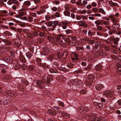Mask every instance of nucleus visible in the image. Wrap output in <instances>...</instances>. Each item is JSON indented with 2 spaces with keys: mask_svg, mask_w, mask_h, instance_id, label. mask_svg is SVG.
<instances>
[{
  "mask_svg": "<svg viewBox=\"0 0 121 121\" xmlns=\"http://www.w3.org/2000/svg\"><path fill=\"white\" fill-rule=\"evenodd\" d=\"M95 78V77L92 75H89L87 79V81L86 83V85L88 86H90L94 85L93 80Z\"/></svg>",
  "mask_w": 121,
  "mask_h": 121,
  "instance_id": "nucleus-1",
  "label": "nucleus"
},
{
  "mask_svg": "<svg viewBox=\"0 0 121 121\" xmlns=\"http://www.w3.org/2000/svg\"><path fill=\"white\" fill-rule=\"evenodd\" d=\"M35 60L38 63V65H39L42 67L44 68H47L48 67V66L46 63H41V60L39 58H37Z\"/></svg>",
  "mask_w": 121,
  "mask_h": 121,
  "instance_id": "nucleus-2",
  "label": "nucleus"
},
{
  "mask_svg": "<svg viewBox=\"0 0 121 121\" xmlns=\"http://www.w3.org/2000/svg\"><path fill=\"white\" fill-rule=\"evenodd\" d=\"M34 83H35L36 85L38 87L41 88H44V83L42 81H40L38 80H35Z\"/></svg>",
  "mask_w": 121,
  "mask_h": 121,
  "instance_id": "nucleus-3",
  "label": "nucleus"
},
{
  "mask_svg": "<svg viewBox=\"0 0 121 121\" xmlns=\"http://www.w3.org/2000/svg\"><path fill=\"white\" fill-rule=\"evenodd\" d=\"M55 56L54 54H51L48 55L47 57V58L51 63L53 61V59L56 60H57V59L55 58Z\"/></svg>",
  "mask_w": 121,
  "mask_h": 121,
  "instance_id": "nucleus-4",
  "label": "nucleus"
},
{
  "mask_svg": "<svg viewBox=\"0 0 121 121\" xmlns=\"http://www.w3.org/2000/svg\"><path fill=\"white\" fill-rule=\"evenodd\" d=\"M44 77H47V82L48 83H49L53 79L52 75L51 74H46L45 75Z\"/></svg>",
  "mask_w": 121,
  "mask_h": 121,
  "instance_id": "nucleus-5",
  "label": "nucleus"
},
{
  "mask_svg": "<svg viewBox=\"0 0 121 121\" xmlns=\"http://www.w3.org/2000/svg\"><path fill=\"white\" fill-rule=\"evenodd\" d=\"M19 15L21 16H23L26 14V9H22L18 13Z\"/></svg>",
  "mask_w": 121,
  "mask_h": 121,
  "instance_id": "nucleus-6",
  "label": "nucleus"
},
{
  "mask_svg": "<svg viewBox=\"0 0 121 121\" xmlns=\"http://www.w3.org/2000/svg\"><path fill=\"white\" fill-rule=\"evenodd\" d=\"M1 40L4 43L5 45H10L12 43L11 42L6 39H1Z\"/></svg>",
  "mask_w": 121,
  "mask_h": 121,
  "instance_id": "nucleus-7",
  "label": "nucleus"
},
{
  "mask_svg": "<svg viewBox=\"0 0 121 121\" xmlns=\"http://www.w3.org/2000/svg\"><path fill=\"white\" fill-rule=\"evenodd\" d=\"M108 3L112 7L114 6L119 7V5L117 4L114 2L112 1H109Z\"/></svg>",
  "mask_w": 121,
  "mask_h": 121,
  "instance_id": "nucleus-8",
  "label": "nucleus"
},
{
  "mask_svg": "<svg viewBox=\"0 0 121 121\" xmlns=\"http://www.w3.org/2000/svg\"><path fill=\"white\" fill-rule=\"evenodd\" d=\"M96 88L98 91L104 88L103 85L102 84L97 85L95 86Z\"/></svg>",
  "mask_w": 121,
  "mask_h": 121,
  "instance_id": "nucleus-9",
  "label": "nucleus"
},
{
  "mask_svg": "<svg viewBox=\"0 0 121 121\" xmlns=\"http://www.w3.org/2000/svg\"><path fill=\"white\" fill-rule=\"evenodd\" d=\"M63 36L62 34L57 35L55 36V38L57 41H59L62 38L63 39Z\"/></svg>",
  "mask_w": 121,
  "mask_h": 121,
  "instance_id": "nucleus-10",
  "label": "nucleus"
},
{
  "mask_svg": "<svg viewBox=\"0 0 121 121\" xmlns=\"http://www.w3.org/2000/svg\"><path fill=\"white\" fill-rule=\"evenodd\" d=\"M3 60L5 62L9 64H11L12 61H10V59L8 56L4 57L3 59Z\"/></svg>",
  "mask_w": 121,
  "mask_h": 121,
  "instance_id": "nucleus-11",
  "label": "nucleus"
},
{
  "mask_svg": "<svg viewBox=\"0 0 121 121\" xmlns=\"http://www.w3.org/2000/svg\"><path fill=\"white\" fill-rule=\"evenodd\" d=\"M93 104L96 106H98L99 108H101L103 107V104L102 103L94 102Z\"/></svg>",
  "mask_w": 121,
  "mask_h": 121,
  "instance_id": "nucleus-12",
  "label": "nucleus"
},
{
  "mask_svg": "<svg viewBox=\"0 0 121 121\" xmlns=\"http://www.w3.org/2000/svg\"><path fill=\"white\" fill-rule=\"evenodd\" d=\"M14 68L16 70H19L21 68L20 65L19 63H16L15 64L13 65Z\"/></svg>",
  "mask_w": 121,
  "mask_h": 121,
  "instance_id": "nucleus-13",
  "label": "nucleus"
},
{
  "mask_svg": "<svg viewBox=\"0 0 121 121\" xmlns=\"http://www.w3.org/2000/svg\"><path fill=\"white\" fill-rule=\"evenodd\" d=\"M30 4V2L28 0L25 1L23 3L24 6L26 8L29 7Z\"/></svg>",
  "mask_w": 121,
  "mask_h": 121,
  "instance_id": "nucleus-14",
  "label": "nucleus"
},
{
  "mask_svg": "<svg viewBox=\"0 0 121 121\" xmlns=\"http://www.w3.org/2000/svg\"><path fill=\"white\" fill-rule=\"evenodd\" d=\"M19 58L20 61L22 63H24L26 62V60L24 57L22 55H20Z\"/></svg>",
  "mask_w": 121,
  "mask_h": 121,
  "instance_id": "nucleus-15",
  "label": "nucleus"
},
{
  "mask_svg": "<svg viewBox=\"0 0 121 121\" xmlns=\"http://www.w3.org/2000/svg\"><path fill=\"white\" fill-rule=\"evenodd\" d=\"M86 49L88 51H91L92 52V45L91 44H87L86 45Z\"/></svg>",
  "mask_w": 121,
  "mask_h": 121,
  "instance_id": "nucleus-16",
  "label": "nucleus"
},
{
  "mask_svg": "<svg viewBox=\"0 0 121 121\" xmlns=\"http://www.w3.org/2000/svg\"><path fill=\"white\" fill-rule=\"evenodd\" d=\"M8 68V66H7L4 64H0V69H7Z\"/></svg>",
  "mask_w": 121,
  "mask_h": 121,
  "instance_id": "nucleus-17",
  "label": "nucleus"
},
{
  "mask_svg": "<svg viewBox=\"0 0 121 121\" xmlns=\"http://www.w3.org/2000/svg\"><path fill=\"white\" fill-rule=\"evenodd\" d=\"M102 69V65L100 64L96 65L95 67V69L97 71L101 70Z\"/></svg>",
  "mask_w": 121,
  "mask_h": 121,
  "instance_id": "nucleus-18",
  "label": "nucleus"
},
{
  "mask_svg": "<svg viewBox=\"0 0 121 121\" xmlns=\"http://www.w3.org/2000/svg\"><path fill=\"white\" fill-rule=\"evenodd\" d=\"M94 55V56L96 57H98L99 56H100V52L99 51H95L93 52H92Z\"/></svg>",
  "mask_w": 121,
  "mask_h": 121,
  "instance_id": "nucleus-19",
  "label": "nucleus"
},
{
  "mask_svg": "<svg viewBox=\"0 0 121 121\" xmlns=\"http://www.w3.org/2000/svg\"><path fill=\"white\" fill-rule=\"evenodd\" d=\"M76 50L78 51L81 52L84 49L83 47L81 46L76 47Z\"/></svg>",
  "mask_w": 121,
  "mask_h": 121,
  "instance_id": "nucleus-20",
  "label": "nucleus"
},
{
  "mask_svg": "<svg viewBox=\"0 0 121 121\" xmlns=\"http://www.w3.org/2000/svg\"><path fill=\"white\" fill-rule=\"evenodd\" d=\"M102 20H97L95 22V23L97 25H102Z\"/></svg>",
  "mask_w": 121,
  "mask_h": 121,
  "instance_id": "nucleus-21",
  "label": "nucleus"
},
{
  "mask_svg": "<svg viewBox=\"0 0 121 121\" xmlns=\"http://www.w3.org/2000/svg\"><path fill=\"white\" fill-rule=\"evenodd\" d=\"M64 15L66 16L70 17V13L69 11L68 10H65L64 12Z\"/></svg>",
  "mask_w": 121,
  "mask_h": 121,
  "instance_id": "nucleus-22",
  "label": "nucleus"
},
{
  "mask_svg": "<svg viewBox=\"0 0 121 121\" xmlns=\"http://www.w3.org/2000/svg\"><path fill=\"white\" fill-rule=\"evenodd\" d=\"M49 71L50 72L52 73H57L58 72V71L56 69H49Z\"/></svg>",
  "mask_w": 121,
  "mask_h": 121,
  "instance_id": "nucleus-23",
  "label": "nucleus"
},
{
  "mask_svg": "<svg viewBox=\"0 0 121 121\" xmlns=\"http://www.w3.org/2000/svg\"><path fill=\"white\" fill-rule=\"evenodd\" d=\"M72 59L73 61V63L74 64H75L76 65H78V64H77L78 60V58L77 57L75 58H73Z\"/></svg>",
  "mask_w": 121,
  "mask_h": 121,
  "instance_id": "nucleus-24",
  "label": "nucleus"
},
{
  "mask_svg": "<svg viewBox=\"0 0 121 121\" xmlns=\"http://www.w3.org/2000/svg\"><path fill=\"white\" fill-rule=\"evenodd\" d=\"M67 66L68 68L71 69L73 67L74 65L72 63H69L67 64Z\"/></svg>",
  "mask_w": 121,
  "mask_h": 121,
  "instance_id": "nucleus-25",
  "label": "nucleus"
},
{
  "mask_svg": "<svg viewBox=\"0 0 121 121\" xmlns=\"http://www.w3.org/2000/svg\"><path fill=\"white\" fill-rule=\"evenodd\" d=\"M68 55V53L66 51L64 52L62 55V56L64 58H66Z\"/></svg>",
  "mask_w": 121,
  "mask_h": 121,
  "instance_id": "nucleus-26",
  "label": "nucleus"
},
{
  "mask_svg": "<svg viewBox=\"0 0 121 121\" xmlns=\"http://www.w3.org/2000/svg\"><path fill=\"white\" fill-rule=\"evenodd\" d=\"M5 53V49L3 48H0V55H3Z\"/></svg>",
  "mask_w": 121,
  "mask_h": 121,
  "instance_id": "nucleus-27",
  "label": "nucleus"
},
{
  "mask_svg": "<svg viewBox=\"0 0 121 121\" xmlns=\"http://www.w3.org/2000/svg\"><path fill=\"white\" fill-rule=\"evenodd\" d=\"M26 56L28 58H31L33 55L30 52H27L26 53Z\"/></svg>",
  "mask_w": 121,
  "mask_h": 121,
  "instance_id": "nucleus-28",
  "label": "nucleus"
},
{
  "mask_svg": "<svg viewBox=\"0 0 121 121\" xmlns=\"http://www.w3.org/2000/svg\"><path fill=\"white\" fill-rule=\"evenodd\" d=\"M43 52V53H44V55H46L49 53V51L47 49H44V51Z\"/></svg>",
  "mask_w": 121,
  "mask_h": 121,
  "instance_id": "nucleus-29",
  "label": "nucleus"
},
{
  "mask_svg": "<svg viewBox=\"0 0 121 121\" xmlns=\"http://www.w3.org/2000/svg\"><path fill=\"white\" fill-rule=\"evenodd\" d=\"M53 28H55L56 27V26L58 25V21H55L53 22Z\"/></svg>",
  "mask_w": 121,
  "mask_h": 121,
  "instance_id": "nucleus-30",
  "label": "nucleus"
},
{
  "mask_svg": "<svg viewBox=\"0 0 121 121\" xmlns=\"http://www.w3.org/2000/svg\"><path fill=\"white\" fill-rule=\"evenodd\" d=\"M92 46V52H94L98 48L95 45Z\"/></svg>",
  "mask_w": 121,
  "mask_h": 121,
  "instance_id": "nucleus-31",
  "label": "nucleus"
},
{
  "mask_svg": "<svg viewBox=\"0 0 121 121\" xmlns=\"http://www.w3.org/2000/svg\"><path fill=\"white\" fill-rule=\"evenodd\" d=\"M91 11L94 13H99V10L96 8H94L92 9Z\"/></svg>",
  "mask_w": 121,
  "mask_h": 121,
  "instance_id": "nucleus-32",
  "label": "nucleus"
},
{
  "mask_svg": "<svg viewBox=\"0 0 121 121\" xmlns=\"http://www.w3.org/2000/svg\"><path fill=\"white\" fill-rule=\"evenodd\" d=\"M33 18L30 15L28 16L27 21L30 22H33Z\"/></svg>",
  "mask_w": 121,
  "mask_h": 121,
  "instance_id": "nucleus-33",
  "label": "nucleus"
},
{
  "mask_svg": "<svg viewBox=\"0 0 121 121\" xmlns=\"http://www.w3.org/2000/svg\"><path fill=\"white\" fill-rule=\"evenodd\" d=\"M62 116L66 119H68L70 116L69 114H62Z\"/></svg>",
  "mask_w": 121,
  "mask_h": 121,
  "instance_id": "nucleus-34",
  "label": "nucleus"
},
{
  "mask_svg": "<svg viewBox=\"0 0 121 121\" xmlns=\"http://www.w3.org/2000/svg\"><path fill=\"white\" fill-rule=\"evenodd\" d=\"M121 88V86L120 85H119L117 86V89L118 90V94H119L120 95H121V91L120 90Z\"/></svg>",
  "mask_w": 121,
  "mask_h": 121,
  "instance_id": "nucleus-35",
  "label": "nucleus"
},
{
  "mask_svg": "<svg viewBox=\"0 0 121 121\" xmlns=\"http://www.w3.org/2000/svg\"><path fill=\"white\" fill-rule=\"evenodd\" d=\"M104 119L103 117H98L96 118L95 121H101Z\"/></svg>",
  "mask_w": 121,
  "mask_h": 121,
  "instance_id": "nucleus-36",
  "label": "nucleus"
},
{
  "mask_svg": "<svg viewBox=\"0 0 121 121\" xmlns=\"http://www.w3.org/2000/svg\"><path fill=\"white\" fill-rule=\"evenodd\" d=\"M27 36L29 38H33L34 36V34H31L28 33L27 34Z\"/></svg>",
  "mask_w": 121,
  "mask_h": 121,
  "instance_id": "nucleus-37",
  "label": "nucleus"
},
{
  "mask_svg": "<svg viewBox=\"0 0 121 121\" xmlns=\"http://www.w3.org/2000/svg\"><path fill=\"white\" fill-rule=\"evenodd\" d=\"M48 39L50 41H53L54 40V38L52 36H49L48 37Z\"/></svg>",
  "mask_w": 121,
  "mask_h": 121,
  "instance_id": "nucleus-38",
  "label": "nucleus"
},
{
  "mask_svg": "<svg viewBox=\"0 0 121 121\" xmlns=\"http://www.w3.org/2000/svg\"><path fill=\"white\" fill-rule=\"evenodd\" d=\"M9 54L12 57H15V53L13 51H10L9 53Z\"/></svg>",
  "mask_w": 121,
  "mask_h": 121,
  "instance_id": "nucleus-39",
  "label": "nucleus"
},
{
  "mask_svg": "<svg viewBox=\"0 0 121 121\" xmlns=\"http://www.w3.org/2000/svg\"><path fill=\"white\" fill-rule=\"evenodd\" d=\"M101 44V43L98 41H97L95 43V45L98 48V47L100 46Z\"/></svg>",
  "mask_w": 121,
  "mask_h": 121,
  "instance_id": "nucleus-40",
  "label": "nucleus"
},
{
  "mask_svg": "<svg viewBox=\"0 0 121 121\" xmlns=\"http://www.w3.org/2000/svg\"><path fill=\"white\" fill-rule=\"evenodd\" d=\"M99 12H100L101 13H102L103 14H104L105 13V12L104 11V10L102 8L99 9Z\"/></svg>",
  "mask_w": 121,
  "mask_h": 121,
  "instance_id": "nucleus-41",
  "label": "nucleus"
},
{
  "mask_svg": "<svg viewBox=\"0 0 121 121\" xmlns=\"http://www.w3.org/2000/svg\"><path fill=\"white\" fill-rule=\"evenodd\" d=\"M51 63L52 64L56 66H59L58 63L56 61H53Z\"/></svg>",
  "mask_w": 121,
  "mask_h": 121,
  "instance_id": "nucleus-42",
  "label": "nucleus"
},
{
  "mask_svg": "<svg viewBox=\"0 0 121 121\" xmlns=\"http://www.w3.org/2000/svg\"><path fill=\"white\" fill-rule=\"evenodd\" d=\"M7 69H2L1 70V73L2 74H5L7 72L6 70Z\"/></svg>",
  "mask_w": 121,
  "mask_h": 121,
  "instance_id": "nucleus-43",
  "label": "nucleus"
},
{
  "mask_svg": "<svg viewBox=\"0 0 121 121\" xmlns=\"http://www.w3.org/2000/svg\"><path fill=\"white\" fill-rule=\"evenodd\" d=\"M30 15L31 16H33L35 17L36 16V14L35 13H30Z\"/></svg>",
  "mask_w": 121,
  "mask_h": 121,
  "instance_id": "nucleus-44",
  "label": "nucleus"
},
{
  "mask_svg": "<svg viewBox=\"0 0 121 121\" xmlns=\"http://www.w3.org/2000/svg\"><path fill=\"white\" fill-rule=\"evenodd\" d=\"M7 3L9 5H11L13 3V0H9Z\"/></svg>",
  "mask_w": 121,
  "mask_h": 121,
  "instance_id": "nucleus-45",
  "label": "nucleus"
},
{
  "mask_svg": "<svg viewBox=\"0 0 121 121\" xmlns=\"http://www.w3.org/2000/svg\"><path fill=\"white\" fill-rule=\"evenodd\" d=\"M111 17V18H112V20L114 22H117V21L116 19L114 18V16H112Z\"/></svg>",
  "mask_w": 121,
  "mask_h": 121,
  "instance_id": "nucleus-46",
  "label": "nucleus"
},
{
  "mask_svg": "<svg viewBox=\"0 0 121 121\" xmlns=\"http://www.w3.org/2000/svg\"><path fill=\"white\" fill-rule=\"evenodd\" d=\"M100 56H105L106 54L105 52L104 51H101L100 52Z\"/></svg>",
  "mask_w": 121,
  "mask_h": 121,
  "instance_id": "nucleus-47",
  "label": "nucleus"
},
{
  "mask_svg": "<svg viewBox=\"0 0 121 121\" xmlns=\"http://www.w3.org/2000/svg\"><path fill=\"white\" fill-rule=\"evenodd\" d=\"M102 22V24H104L105 25H108L109 23V22L108 21H103Z\"/></svg>",
  "mask_w": 121,
  "mask_h": 121,
  "instance_id": "nucleus-48",
  "label": "nucleus"
},
{
  "mask_svg": "<svg viewBox=\"0 0 121 121\" xmlns=\"http://www.w3.org/2000/svg\"><path fill=\"white\" fill-rule=\"evenodd\" d=\"M79 25L81 26H84L85 24V23L84 22H82L81 21L79 22Z\"/></svg>",
  "mask_w": 121,
  "mask_h": 121,
  "instance_id": "nucleus-49",
  "label": "nucleus"
},
{
  "mask_svg": "<svg viewBox=\"0 0 121 121\" xmlns=\"http://www.w3.org/2000/svg\"><path fill=\"white\" fill-rule=\"evenodd\" d=\"M51 9L54 11H56L58 10L57 8L56 7H54L51 8Z\"/></svg>",
  "mask_w": 121,
  "mask_h": 121,
  "instance_id": "nucleus-50",
  "label": "nucleus"
},
{
  "mask_svg": "<svg viewBox=\"0 0 121 121\" xmlns=\"http://www.w3.org/2000/svg\"><path fill=\"white\" fill-rule=\"evenodd\" d=\"M112 40H115L118 42L120 40L119 39L118 37H117L116 38H113L112 39Z\"/></svg>",
  "mask_w": 121,
  "mask_h": 121,
  "instance_id": "nucleus-51",
  "label": "nucleus"
},
{
  "mask_svg": "<svg viewBox=\"0 0 121 121\" xmlns=\"http://www.w3.org/2000/svg\"><path fill=\"white\" fill-rule=\"evenodd\" d=\"M96 117L95 116H92L90 117V118L92 121H95Z\"/></svg>",
  "mask_w": 121,
  "mask_h": 121,
  "instance_id": "nucleus-52",
  "label": "nucleus"
},
{
  "mask_svg": "<svg viewBox=\"0 0 121 121\" xmlns=\"http://www.w3.org/2000/svg\"><path fill=\"white\" fill-rule=\"evenodd\" d=\"M13 3L17 4V6L19 5V2L17 0H13Z\"/></svg>",
  "mask_w": 121,
  "mask_h": 121,
  "instance_id": "nucleus-53",
  "label": "nucleus"
},
{
  "mask_svg": "<svg viewBox=\"0 0 121 121\" xmlns=\"http://www.w3.org/2000/svg\"><path fill=\"white\" fill-rule=\"evenodd\" d=\"M77 79H74L72 81V82L75 85L77 84Z\"/></svg>",
  "mask_w": 121,
  "mask_h": 121,
  "instance_id": "nucleus-54",
  "label": "nucleus"
},
{
  "mask_svg": "<svg viewBox=\"0 0 121 121\" xmlns=\"http://www.w3.org/2000/svg\"><path fill=\"white\" fill-rule=\"evenodd\" d=\"M80 93L82 94H86V92L84 90H82L80 91Z\"/></svg>",
  "mask_w": 121,
  "mask_h": 121,
  "instance_id": "nucleus-55",
  "label": "nucleus"
},
{
  "mask_svg": "<svg viewBox=\"0 0 121 121\" xmlns=\"http://www.w3.org/2000/svg\"><path fill=\"white\" fill-rule=\"evenodd\" d=\"M53 4H55L56 5H57L60 3V2L57 0H55L53 2Z\"/></svg>",
  "mask_w": 121,
  "mask_h": 121,
  "instance_id": "nucleus-56",
  "label": "nucleus"
},
{
  "mask_svg": "<svg viewBox=\"0 0 121 121\" xmlns=\"http://www.w3.org/2000/svg\"><path fill=\"white\" fill-rule=\"evenodd\" d=\"M4 48L6 50V51L7 52H8L9 51L10 49V48L9 47H5Z\"/></svg>",
  "mask_w": 121,
  "mask_h": 121,
  "instance_id": "nucleus-57",
  "label": "nucleus"
},
{
  "mask_svg": "<svg viewBox=\"0 0 121 121\" xmlns=\"http://www.w3.org/2000/svg\"><path fill=\"white\" fill-rule=\"evenodd\" d=\"M66 33L67 34H69L71 33V31L69 29L66 30L65 31Z\"/></svg>",
  "mask_w": 121,
  "mask_h": 121,
  "instance_id": "nucleus-58",
  "label": "nucleus"
},
{
  "mask_svg": "<svg viewBox=\"0 0 121 121\" xmlns=\"http://www.w3.org/2000/svg\"><path fill=\"white\" fill-rule=\"evenodd\" d=\"M22 20L27 21L28 17H24L21 18Z\"/></svg>",
  "mask_w": 121,
  "mask_h": 121,
  "instance_id": "nucleus-59",
  "label": "nucleus"
},
{
  "mask_svg": "<svg viewBox=\"0 0 121 121\" xmlns=\"http://www.w3.org/2000/svg\"><path fill=\"white\" fill-rule=\"evenodd\" d=\"M45 18L46 20H48L50 19H52V18H51L48 15H47L45 17Z\"/></svg>",
  "mask_w": 121,
  "mask_h": 121,
  "instance_id": "nucleus-60",
  "label": "nucleus"
},
{
  "mask_svg": "<svg viewBox=\"0 0 121 121\" xmlns=\"http://www.w3.org/2000/svg\"><path fill=\"white\" fill-rule=\"evenodd\" d=\"M48 25L49 26H53V23L52 22L50 21L48 22Z\"/></svg>",
  "mask_w": 121,
  "mask_h": 121,
  "instance_id": "nucleus-61",
  "label": "nucleus"
},
{
  "mask_svg": "<svg viewBox=\"0 0 121 121\" xmlns=\"http://www.w3.org/2000/svg\"><path fill=\"white\" fill-rule=\"evenodd\" d=\"M22 31L23 32H25L26 33L28 32L29 31V30L26 29H22Z\"/></svg>",
  "mask_w": 121,
  "mask_h": 121,
  "instance_id": "nucleus-62",
  "label": "nucleus"
},
{
  "mask_svg": "<svg viewBox=\"0 0 121 121\" xmlns=\"http://www.w3.org/2000/svg\"><path fill=\"white\" fill-rule=\"evenodd\" d=\"M96 33L98 35L102 36L103 35V33L100 32H97Z\"/></svg>",
  "mask_w": 121,
  "mask_h": 121,
  "instance_id": "nucleus-63",
  "label": "nucleus"
},
{
  "mask_svg": "<svg viewBox=\"0 0 121 121\" xmlns=\"http://www.w3.org/2000/svg\"><path fill=\"white\" fill-rule=\"evenodd\" d=\"M27 67V65L26 64H24L23 65L22 67L23 69H25Z\"/></svg>",
  "mask_w": 121,
  "mask_h": 121,
  "instance_id": "nucleus-64",
  "label": "nucleus"
}]
</instances>
